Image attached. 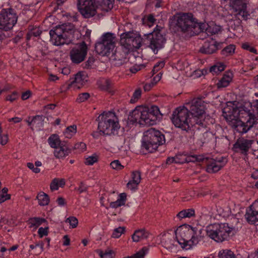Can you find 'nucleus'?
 <instances>
[{
	"label": "nucleus",
	"mask_w": 258,
	"mask_h": 258,
	"mask_svg": "<svg viewBox=\"0 0 258 258\" xmlns=\"http://www.w3.org/2000/svg\"><path fill=\"white\" fill-rule=\"evenodd\" d=\"M174 162L177 163V161H176V159L174 157H168L166 159V163L168 164H170Z\"/></svg>",
	"instance_id": "64"
},
{
	"label": "nucleus",
	"mask_w": 258,
	"mask_h": 258,
	"mask_svg": "<svg viewBox=\"0 0 258 258\" xmlns=\"http://www.w3.org/2000/svg\"><path fill=\"white\" fill-rule=\"evenodd\" d=\"M162 29V27L156 25L153 32L143 36V45L151 49L155 54L163 48L166 41L165 36L161 32Z\"/></svg>",
	"instance_id": "6"
},
{
	"label": "nucleus",
	"mask_w": 258,
	"mask_h": 258,
	"mask_svg": "<svg viewBox=\"0 0 258 258\" xmlns=\"http://www.w3.org/2000/svg\"><path fill=\"white\" fill-rule=\"evenodd\" d=\"M90 97V94L88 93L80 94L77 100L78 102H83L87 100Z\"/></svg>",
	"instance_id": "48"
},
{
	"label": "nucleus",
	"mask_w": 258,
	"mask_h": 258,
	"mask_svg": "<svg viewBox=\"0 0 258 258\" xmlns=\"http://www.w3.org/2000/svg\"><path fill=\"white\" fill-rule=\"evenodd\" d=\"M224 69L225 65L223 63H219L211 67L210 69V71L211 73L217 74L223 71Z\"/></svg>",
	"instance_id": "38"
},
{
	"label": "nucleus",
	"mask_w": 258,
	"mask_h": 258,
	"mask_svg": "<svg viewBox=\"0 0 258 258\" xmlns=\"http://www.w3.org/2000/svg\"><path fill=\"white\" fill-rule=\"evenodd\" d=\"M87 53V47L85 42L76 46L71 50L70 53V58L74 63H80L85 58Z\"/></svg>",
	"instance_id": "15"
},
{
	"label": "nucleus",
	"mask_w": 258,
	"mask_h": 258,
	"mask_svg": "<svg viewBox=\"0 0 258 258\" xmlns=\"http://www.w3.org/2000/svg\"><path fill=\"white\" fill-rule=\"evenodd\" d=\"M48 143L51 148L55 149L61 144L64 143L60 141L58 135L55 134L51 135L47 140Z\"/></svg>",
	"instance_id": "25"
},
{
	"label": "nucleus",
	"mask_w": 258,
	"mask_h": 258,
	"mask_svg": "<svg viewBox=\"0 0 258 258\" xmlns=\"http://www.w3.org/2000/svg\"><path fill=\"white\" fill-rule=\"evenodd\" d=\"M131 180L135 182H137L140 184L141 180V173L139 171H135L132 173Z\"/></svg>",
	"instance_id": "43"
},
{
	"label": "nucleus",
	"mask_w": 258,
	"mask_h": 258,
	"mask_svg": "<svg viewBox=\"0 0 258 258\" xmlns=\"http://www.w3.org/2000/svg\"><path fill=\"white\" fill-rule=\"evenodd\" d=\"M195 212L193 209L184 210L178 213L177 216L180 218H190L195 215Z\"/></svg>",
	"instance_id": "35"
},
{
	"label": "nucleus",
	"mask_w": 258,
	"mask_h": 258,
	"mask_svg": "<svg viewBox=\"0 0 258 258\" xmlns=\"http://www.w3.org/2000/svg\"><path fill=\"white\" fill-rule=\"evenodd\" d=\"M175 236L181 248L184 250L192 248L201 240L197 229L188 225H181L177 228Z\"/></svg>",
	"instance_id": "2"
},
{
	"label": "nucleus",
	"mask_w": 258,
	"mask_h": 258,
	"mask_svg": "<svg viewBox=\"0 0 258 258\" xmlns=\"http://www.w3.org/2000/svg\"><path fill=\"white\" fill-rule=\"evenodd\" d=\"M48 227L43 228L40 227L38 231V233L40 238H42L44 236H46L48 235Z\"/></svg>",
	"instance_id": "53"
},
{
	"label": "nucleus",
	"mask_w": 258,
	"mask_h": 258,
	"mask_svg": "<svg viewBox=\"0 0 258 258\" xmlns=\"http://www.w3.org/2000/svg\"><path fill=\"white\" fill-rule=\"evenodd\" d=\"M227 163L225 157H220L211 159L207 163L206 170L208 173H213L219 171Z\"/></svg>",
	"instance_id": "17"
},
{
	"label": "nucleus",
	"mask_w": 258,
	"mask_h": 258,
	"mask_svg": "<svg viewBox=\"0 0 258 258\" xmlns=\"http://www.w3.org/2000/svg\"><path fill=\"white\" fill-rule=\"evenodd\" d=\"M245 218L250 224H255L258 222V200L255 201L246 209Z\"/></svg>",
	"instance_id": "18"
},
{
	"label": "nucleus",
	"mask_w": 258,
	"mask_h": 258,
	"mask_svg": "<svg viewBox=\"0 0 258 258\" xmlns=\"http://www.w3.org/2000/svg\"><path fill=\"white\" fill-rule=\"evenodd\" d=\"M171 119L176 127L186 132L190 130L192 126L197 124L190 115L187 107L185 106L176 108L173 112Z\"/></svg>",
	"instance_id": "5"
},
{
	"label": "nucleus",
	"mask_w": 258,
	"mask_h": 258,
	"mask_svg": "<svg viewBox=\"0 0 258 258\" xmlns=\"http://www.w3.org/2000/svg\"><path fill=\"white\" fill-rule=\"evenodd\" d=\"M29 223L30 225V227L37 228L39 226L46 221L45 219L40 217L31 218L29 220Z\"/></svg>",
	"instance_id": "33"
},
{
	"label": "nucleus",
	"mask_w": 258,
	"mask_h": 258,
	"mask_svg": "<svg viewBox=\"0 0 258 258\" xmlns=\"http://www.w3.org/2000/svg\"><path fill=\"white\" fill-rule=\"evenodd\" d=\"M37 199L38 201V204L40 206H46L49 203V198L48 196L43 191H41L37 196Z\"/></svg>",
	"instance_id": "31"
},
{
	"label": "nucleus",
	"mask_w": 258,
	"mask_h": 258,
	"mask_svg": "<svg viewBox=\"0 0 258 258\" xmlns=\"http://www.w3.org/2000/svg\"><path fill=\"white\" fill-rule=\"evenodd\" d=\"M139 184L135 181L130 180L127 183V187L132 191H135L138 189V186Z\"/></svg>",
	"instance_id": "47"
},
{
	"label": "nucleus",
	"mask_w": 258,
	"mask_h": 258,
	"mask_svg": "<svg viewBox=\"0 0 258 258\" xmlns=\"http://www.w3.org/2000/svg\"><path fill=\"white\" fill-rule=\"evenodd\" d=\"M77 6L81 14L86 18L95 15L98 10L93 0H78Z\"/></svg>",
	"instance_id": "14"
},
{
	"label": "nucleus",
	"mask_w": 258,
	"mask_h": 258,
	"mask_svg": "<svg viewBox=\"0 0 258 258\" xmlns=\"http://www.w3.org/2000/svg\"><path fill=\"white\" fill-rule=\"evenodd\" d=\"M41 33V32L37 28H33L30 31V34H32V35L34 37L39 36Z\"/></svg>",
	"instance_id": "61"
},
{
	"label": "nucleus",
	"mask_w": 258,
	"mask_h": 258,
	"mask_svg": "<svg viewBox=\"0 0 258 258\" xmlns=\"http://www.w3.org/2000/svg\"><path fill=\"white\" fill-rule=\"evenodd\" d=\"M160 115V110L157 106H152L150 108L139 106L130 113V119L132 122L141 125H153L157 123Z\"/></svg>",
	"instance_id": "1"
},
{
	"label": "nucleus",
	"mask_w": 258,
	"mask_h": 258,
	"mask_svg": "<svg viewBox=\"0 0 258 258\" xmlns=\"http://www.w3.org/2000/svg\"><path fill=\"white\" fill-rule=\"evenodd\" d=\"M126 200V195L125 193H121L119 195L118 198L115 202L110 203V207L112 208H117L124 205Z\"/></svg>",
	"instance_id": "26"
},
{
	"label": "nucleus",
	"mask_w": 258,
	"mask_h": 258,
	"mask_svg": "<svg viewBox=\"0 0 258 258\" xmlns=\"http://www.w3.org/2000/svg\"><path fill=\"white\" fill-rule=\"evenodd\" d=\"M18 97V94L17 92H14L11 95H9L7 96V100L11 102L15 101Z\"/></svg>",
	"instance_id": "55"
},
{
	"label": "nucleus",
	"mask_w": 258,
	"mask_h": 258,
	"mask_svg": "<svg viewBox=\"0 0 258 258\" xmlns=\"http://www.w3.org/2000/svg\"><path fill=\"white\" fill-rule=\"evenodd\" d=\"M162 74L161 73H159L156 76H155L151 81L155 85V86L157 84V83L160 81L162 78Z\"/></svg>",
	"instance_id": "59"
},
{
	"label": "nucleus",
	"mask_w": 258,
	"mask_h": 258,
	"mask_svg": "<svg viewBox=\"0 0 258 258\" xmlns=\"http://www.w3.org/2000/svg\"><path fill=\"white\" fill-rule=\"evenodd\" d=\"M76 132L77 126L73 125L68 127L63 132V134L66 138L70 139L76 134Z\"/></svg>",
	"instance_id": "36"
},
{
	"label": "nucleus",
	"mask_w": 258,
	"mask_h": 258,
	"mask_svg": "<svg viewBox=\"0 0 258 258\" xmlns=\"http://www.w3.org/2000/svg\"><path fill=\"white\" fill-rule=\"evenodd\" d=\"M27 167L31 169L34 173H38L40 172V169L38 167H35L34 165L32 163L29 162L27 163Z\"/></svg>",
	"instance_id": "58"
},
{
	"label": "nucleus",
	"mask_w": 258,
	"mask_h": 258,
	"mask_svg": "<svg viewBox=\"0 0 258 258\" xmlns=\"http://www.w3.org/2000/svg\"><path fill=\"white\" fill-rule=\"evenodd\" d=\"M50 36L58 37L63 36L67 37L66 31L64 29V26L60 25L56 26L53 30L49 31Z\"/></svg>",
	"instance_id": "27"
},
{
	"label": "nucleus",
	"mask_w": 258,
	"mask_h": 258,
	"mask_svg": "<svg viewBox=\"0 0 258 258\" xmlns=\"http://www.w3.org/2000/svg\"><path fill=\"white\" fill-rule=\"evenodd\" d=\"M98 160V157L96 155L89 156L86 159L85 163L88 165H92Z\"/></svg>",
	"instance_id": "45"
},
{
	"label": "nucleus",
	"mask_w": 258,
	"mask_h": 258,
	"mask_svg": "<svg viewBox=\"0 0 258 258\" xmlns=\"http://www.w3.org/2000/svg\"><path fill=\"white\" fill-rule=\"evenodd\" d=\"M42 116L36 115L32 117L33 126L35 127H41L43 124Z\"/></svg>",
	"instance_id": "39"
},
{
	"label": "nucleus",
	"mask_w": 258,
	"mask_h": 258,
	"mask_svg": "<svg viewBox=\"0 0 258 258\" xmlns=\"http://www.w3.org/2000/svg\"><path fill=\"white\" fill-rule=\"evenodd\" d=\"M232 230V228L227 223H215L207 227V235L217 242H222L228 240Z\"/></svg>",
	"instance_id": "8"
},
{
	"label": "nucleus",
	"mask_w": 258,
	"mask_h": 258,
	"mask_svg": "<svg viewBox=\"0 0 258 258\" xmlns=\"http://www.w3.org/2000/svg\"><path fill=\"white\" fill-rule=\"evenodd\" d=\"M66 222L69 223L72 228L77 227L78 224V219L75 217H70L66 220Z\"/></svg>",
	"instance_id": "46"
},
{
	"label": "nucleus",
	"mask_w": 258,
	"mask_h": 258,
	"mask_svg": "<svg viewBox=\"0 0 258 258\" xmlns=\"http://www.w3.org/2000/svg\"><path fill=\"white\" fill-rule=\"evenodd\" d=\"M148 234L144 229L136 230L132 235V239L135 242L140 241L148 237Z\"/></svg>",
	"instance_id": "28"
},
{
	"label": "nucleus",
	"mask_w": 258,
	"mask_h": 258,
	"mask_svg": "<svg viewBox=\"0 0 258 258\" xmlns=\"http://www.w3.org/2000/svg\"><path fill=\"white\" fill-rule=\"evenodd\" d=\"M120 44L128 51L138 49L143 45V37L135 30L126 31L120 35Z\"/></svg>",
	"instance_id": "10"
},
{
	"label": "nucleus",
	"mask_w": 258,
	"mask_h": 258,
	"mask_svg": "<svg viewBox=\"0 0 258 258\" xmlns=\"http://www.w3.org/2000/svg\"><path fill=\"white\" fill-rule=\"evenodd\" d=\"M155 21L154 16L152 14L147 16L146 18L143 19L144 23L148 25L150 27L153 25Z\"/></svg>",
	"instance_id": "42"
},
{
	"label": "nucleus",
	"mask_w": 258,
	"mask_h": 258,
	"mask_svg": "<svg viewBox=\"0 0 258 258\" xmlns=\"http://www.w3.org/2000/svg\"><path fill=\"white\" fill-rule=\"evenodd\" d=\"M71 152V149L64 143L54 150L53 155L57 159L63 160Z\"/></svg>",
	"instance_id": "22"
},
{
	"label": "nucleus",
	"mask_w": 258,
	"mask_h": 258,
	"mask_svg": "<svg viewBox=\"0 0 258 258\" xmlns=\"http://www.w3.org/2000/svg\"><path fill=\"white\" fill-rule=\"evenodd\" d=\"M87 189V186L84 183L81 182L78 188H77V190L79 192L80 194H81L86 191Z\"/></svg>",
	"instance_id": "56"
},
{
	"label": "nucleus",
	"mask_w": 258,
	"mask_h": 258,
	"mask_svg": "<svg viewBox=\"0 0 258 258\" xmlns=\"http://www.w3.org/2000/svg\"><path fill=\"white\" fill-rule=\"evenodd\" d=\"M17 21V17L12 9L3 10L0 12L1 29H10L16 24Z\"/></svg>",
	"instance_id": "13"
},
{
	"label": "nucleus",
	"mask_w": 258,
	"mask_h": 258,
	"mask_svg": "<svg viewBox=\"0 0 258 258\" xmlns=\"http://www.w3.org/2000/svg\"><path fill=\"white\" fill-rule=\"evenodd\" d=\"M58 178H54L52 180L50 184V188L51 190H56L59 188Z\"/></svg>",
	"instance_id": "52"
},
{
	"label": "nucleus",
	"mask_w": 258,
	"mask_h": 258,
	"mask_svg": "<svg viewBox=\"0 0 258 258\" xmlns=\"http://www.w3.org/2000/svg\"><path fill=\"white\" fill-rule=\"evenodd\" d=\"M220 30V28L217 27H212V26H209L206 30V33H210V34H215L218 32Z\"/></svg>",
	"instance_id": "54"
},
{
	"label": "nucleus",
	"mask_w": 258,
	"mask_h": 258,
	"mask_svg": "<svg viewBox=\"0 0 258 258\" xmlns=\"http://www.w3.org/2000/svg\"><path fill=\"white\" fill-rule=\"evenodd\" d=\"M50 41L53 45L56 46L62 45L65 43H68L67 37L59 36L58 37L50 36Z\"/></svg>",
	"instance_id": "32"
},
{
	"label": "nucleus",
	"mask_w": 258,
	"mask_h": 258,
	"mask_svg": "<svg viewBox=\"0 0 258 258\" xmlns=\"http://www.w3.org/2000/svg\"><path fill=\"white\" fill-rule=\"evenodd\" d=\"M110 166L113 169L120 170L123 168L124 166L122 165L119 160H114L111 162Z\"/></svg>",
	"instance_id": "44"
},
{
	"label": "nucleus",
	"mask_w": 258,
	"mask_h": 258,
	"mask_svg": "<svg viewBox=\"0 0 258 258\" xmlns=\"http://www.w3.org/2000/svg\"><path fill=\"white\" fill-rule=\"evenodd\" d=\"M161 243L166 249H172L174 247V240L171 236H165L162 238Z\"/></svg>",
	"instance_id": "34"
},
{
	"label": "nucleus",
	"mask_w": 258,
	"mask_h": 258,
	"mask_svg": "<svg viewBox=\"0 0 258 258\" xmlns=\"http://www.w3.org/2000/svg\"><path fill=\"white\" fill-rule=\"evenodd\" d=\"M114 0H94V4L98 10L104 12L111 10L114 4Z\"/></svg>",
	"instance_id": "23"
},
{
	"label": "nucleus",
	"mask_w": 258,
	"mask_h": 258,
	"mask_svg": "<svg viewBox=\"0 0 258 258\" xmlns=\"http://www.w3.org/2000/svg\"><path fill=\"white\" fill-rule=\"evenodd\" d=\"M10 195H4L0 194V204H2L6 201L10 199Z\"/></svg>",
	"instance_id": "60"
},
{
	"label": "nucleus",
	"mask_w": 258,
	"mask_h": 258,
	"mask_svg": "<svg viewBox=\"0 0 258 258\" xmlns=\"http://www.w3.org/2000/svg\"><path fill=\"white\" fill-rule=\"evenodd\" d=\"M125 232L124 227H119L115 228L112 232V237L115 238H118Z\"/></svg>",
	"instance_id": "40"
},
{
	"label": "nucleus",
	"mask_w": 258,
	"mask_h": 258,
	"mask_svg": "<svg viewBox=\"0 0 258 258\" xmlns=\"http://www.w3.org/2000/svg\"><path fill=\"white\" fill-rule=\"evenodd\" d=\"M219 258H242L241 255H235L234 252L229 249H222L218 253Z\"/></svg>",
	"instance_id": "29"
},
{
	"label": "nucleus",
	"mask_w": 258,
	"mask_h": 258,
	"mask_svg": "<svg viewBox=\"0 0 258 258\" xmlns=\"http://www.w3.org/2000/svg\"><path fill=\"white\" fill-rule=\"evenodd\" d=\"M30 94L31 93L29 91L23 93L22 95V99L24 100L27 99L28 98H29Z\"/></svg>",
	"instance_id": "63"
},
{
	"label": "nucleus",
	"mask_w": 258,
	"mask_h": 258,
	"mask_svg": "<svg viewBox=\"0 0 258 258\" xmlns=\"http://www.w3.org/2000/svg\"><path fill=\"white\" fill-rule=\"evenodd\" d=\"M219 45L220 44L215 40L210 39V40H207L204 42L200 51L204 54H212L216 51Z\"/></svg>",
	"instance_id": "20"
},
{
	"label": "nucleus",
	"mask_w": 258,
	"mask_h": 258,
	"mask_svg": "<svg viewBox=\"0 0 258 258\" xmlns=\"http://www.w3.org/2000/svg\"><path fill=\"white\" fill-rule=\"evenodd\" d=\"M96 252L101 258H114L115 256V252L111 249H97Z\"/></svg>",
	"instance_id": "30"
},
{
	"label": "nucleus",
	"mask_w": 258,
	"mask_h": 258,
	"mask_svg": "<svg viewBox=\"0 0 258 258\" xmlns=\"http://www.w3.org/2000/svg\"><path fill=\"white\" fill-rule=\"evenodd\" d=\"M44 242L41 241L36 242L34 244H31L29 247L31 249H33L37 247H39L40 248V252H41L44 250Z\"/></svg>",
	"instance_id": "51"
},
{
	"label": "nucleus",
	"mask_w": 258,
	"mask_h": 258,
	"mask_svg": "<svg viewBox=\"0 0 258 258\" xmlns=\"http://www.w3.org/2000/svg\"><path fill=\"white\" fill-rule=\"evenodd\" d=\"M242 48L255 54L257 53L256 49L253 47L251 46L248 43H244L242 44Z\"/></svg>",
	"instance_id": "50"
},
{
	"label": "nucleus",
	"mask_w": 258,
	"mask_h": 258,
	"mask_svg": "<svg viewBox=\"0 0 258 258\" xmlns=\"http://www.w3.org/2000/svg\"><path fill=\"white\" fill-rule=\"evenodd\" d=\"M233 75L231 71H227L223 74V77L217 84L218 88H222L227 87L232 81Z\"/></svg>",
	"instance_id": "24"
},
{
	"label": "nucleus",
	"mask_w": 258,
	"mask_h": 258,
	"mask_svg": "<svg viewBox=\"0 0 258 258\" xmlns=\"http://www.w3.org/2000/svg\"><path fill=\"white\" fill-rule=\"evenodd\" d=\"M253 140L239 139L233 145V148L236 152H239L243 154H246L249 149L251 148Z\"/></svg>",
	"instance_id": "19"
},
{
	"label": "nucleus",
	"mask_w": 258,
	"mask_h": 258,
	"mask_svg": "<svg viewBox=\"0 0 258 258\" xmlns=\"http://www.w3.org/2000/svg\"><path fill=\"white\" fill-rule=\"evenodd\" d=\"M230 6L235 13V16H240L244 20H247L250 16L247 11V3L245 0H230Z\"/></svg>",
	"instance_id": "16"
},
{
	"label": "nucleus",
	"mask_w": 258,
	"mask_h": 258,
	"mask_svg": "<svg viewBox=\"0 0 258 258\" xmlns=\"http://www.w3.org/2000/svg\"><path fill=\"white\" fill-rule=\"evenodd\" d=\"M235 46L234 45L230 44L225 47L222 51V54L228 56L233 54L234 53Z\"/></svg>",
	"instance_id": "37"
},
{
	"label": "nucleus",
	"mask_w": 258,
	"mask_h": 258,
	"mask_svg": "<svg viewBox=\"0 0 258 258\" xmlns=\"http://www.w3.org/2000/svg\"><path fill=\"white\" fill-rule=\"evenodd\" d=\"M172 23L183 32L191 31L192 29L199 27L193 15L189 13H180L174 16Z\"/></svg>",
	"instance_id": "11"
},
{
	"label": "nucleus",
	"mask_w": 258,
	"mask_h": 258,
	"mask_svg": "<svg viewBox=\"0 0 258 258\" xmlns=\"http://www.w3.org/2000/svg\"><path fill=\"white\" fill-rule=\"evenodd\" d=\"M155 85L151 81L146 83L143 86L144 90L145 91H149Z\"/></svg>",
	"instance_id": "57"
},
{
	"label": "nucleus",
	"mask_w": 258,
	"mask_h": 258,
	"mask_svg": "<svg viewBox=\"0 0 258 258\" xmlns=\"http://www.w3.org/2000/svg\"><path fill=\"white\" fill-rule=\"evenodd\" d=\"M165 143L164 135L160 131L151 128L144 133L142 147L149 152L156 151L159 146Z\"/></svg>",
	"instance_id": "7"
},
{
	"label": "nucleus",
	"mask_w": 258,
	"mask_h": 258,
	"mask_svg": "<svg viewBox=\"0 0 258 258\" xmlns=\"http://www.w3.org/2000/svg\"><path fill=\"white\" fill-rule=\"evenodd\" d=\"M223 116L227 121H235L234 127L235 130L241 134L247 132L255 123L256 120L254 116L251 113L248 114V119L244 122L238 120L240 117V110L235 106H227L224 108Z\"/></svg>",
	"instance_id": "3"
},
{
	"label": "nucleus",
	"mask_w": 258,
	"mask_h": 258,
	"mask_svg": "<svg viewBox=\"0 0 258 258\" xmlns=\"http://www.w3.org/2000/svg\"><path fill=\"white\" fill-rule=\"evenodd\" d=\"M142 94V91L140 88H138L136 89L133 94V96L132 97L130 102L131 103H134L136 102L140 98Z\"/></svg>",
	"instance_id": "41"
},
{
	"label": "nucleus",
	"mask_w": 258,
	"mask_h": 258,
	"mask_svg": "<svg viewBox=\"0 0 258 258\" xmlns=\"http://www.w3.org/2000/svg\"><path fill=\"white\" fill-rule=\"evenodd\" d=\"M115 36L114 34L107 32L104 33L95 44L96 52L103 56L108 55L115 48Z\"/></svg>",
	"instance_id": "12"
},
{
	"label": "nucleus",
	"mask_w": 258,
	"mask_h": 258,
	"mask_svg": "<svg viewBox=\"0 0 258 258\" xmlns=\"http://www.w3.org/2000/svg\"><path fill=\"white\" fill-rule=\"evenodd\" d=\"M185 107L189 111V114L197 125L206 126L205 121L204 101L201 98H194L190 102L186 104Z\"/></svg>",
	"instance_id": "9"
},
{
	"label": "nucleus",
	"mask_w": 258,
	"mask_h": 258,
	"mask_svg": "<svg viewBox=\"0 0 258 258\" xmlns=\"http://www.w3.org/2000/svg\"><path fill=\"white\" fill-rule=\"evenodd\" d=\"M70 240L68 235H64L63 236V245L64 246H68L70 245Z\"/></svg>",
	"instance_id": "62"
},
{
	"label": "nucleus",
	"mask_w": 258,
	"mask_h": 258,
	"mask_svg": "<svg viewBox=\"0 0 258 258\" xmlns=\"http://www.w3.org/2000/svg\"><path fill=\"white\" fill-rule=\"evenodd\" d=\"M98 129L102 134L107 136L117 134L120 128L118 119L114 112H104L98 117Z\"/></svg>",
	"instance_id": "4"
},
{
	"label": "nucleus",
	"mask_w": 258,
	"mask_h": 258,
	"mask_svg": "<svg viewBox=\"0 0 258 258\" xmlns=\"http://www.w3.org/2000/svg\"><path fill=\"white\" fill-rule=\"evenodd\" d=\"M86 74L83 72L78 73L71 84L69 85V88H73L74 89H79L82 87L87 81Z\"/></svg>",
	"instance_id": "21"
},
{
	"label": "nucleus",
	"mask_w": 258,
	"mask_h": 258,
	"mask_svg": "<svg viewBox=\"0 0 258 258\" xmlns=\"http://www.w3.org/2000/svg\"><path fill=\"white\" fill-rule=\"evenodd\" d=\"M86 149V145L83 142L76 143L74 146V149L78 150L79 152H84Z\"/></svg>",
	"instance_id": "49"
}]
</instances>
